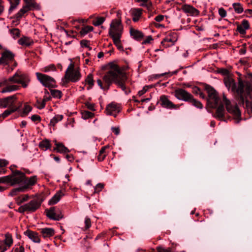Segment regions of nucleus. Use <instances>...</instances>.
Listing matches in <instances>:
<instances>
[{"label":"nucleus","instance_id":"nucleus-1","mask_svg":"<svg viewBox=\"0 0 252 252\" xmlns=\"http://www.w3.org/2000/svg\"><path fill=\"white\" fill-rule=\"evenodd\" d=\"M126 74L124 71L118 65L113 63L110 64L109 70L103 77V80L108 85V88L112 83H114L127 94L130 93V91L126 87Z\"/></svg>","mask_w":252,"mask_h":252},{"label":"nucleus","instance_id":"nucleus-2","mask_svg":"<svg viewBox=\"0 0 252 252\" xmlns=\"http://www.w3.org/2000/svg\"><path fill=\"white\" fill-rule=\"evenodd\" d=\"M224 83L228 90L237 93V99L240 105H244L245 101L252 92V85L249 82H244L240 78L238 83L235 82L231 77H226L224 79Z\"/></svg>","mask_w":252,"mask_h":252},{"label":"nucleus","instance_id":"nucleus-3","mask_svg":"<svg viewBox=\"0 0 252 252\" xmlns=\"http://www.w3.org/2000/svg\"><path fill=\"white\" fill-rule=\"evenodd\" d=\"M117 17L118 19L112 20L110 25L109 34L112 38L121 37L123 32L121 15L119 11L117 12Z\"/></svg>","mask_w":252,"mask_h":252},{"label":"nucleus","instance_id":"nucleus-4","mask_svg":"<svg viewBox=\"0 0 252 252\" xmlns=\"http://www.w3.org/2000/svg\"><path fill=\"white\" fill-rule=\"evenodd\" d=\"M81 77V73L78 69H74V65L72 63L68 66L66 71L64 78L63 79V82L65 83L69 81L73 82L78 81Z\"/></svg>","mask_w":252,"mask_h":252},{"label":"nucleus","instance_id":"nucleus-5","mask_svg":"<svg viewBox=\"0 0 252 252\" xmlns=\"http://www.w3.org/2000/svg\"><path fill=\"white\" fill-rule=\"evenodd\" d=\"M37 80L43 86L48 88L56 87V81L52 77L39 72L35 73Z\"/></svg>","mask_w":252,"mask_h":252},{"label":"nucleus","instance_id":"nucleus-6","mask_svg":"<svg viewBox=\"0 0 252 252\" xmlns=\"http://www.w3.org/2000/svg\"><path fill=\"white\" fill-rule=\"evenodd\" d=\"M222 101L225 105L227 111L232 114L236 119H239L241 116V112L237 106L233 105L224 94H223Z\"/></svg>","mask_w":252,"mask_h":252},{"label":"nucleus","instance_id":"nucleus-7","mask_svg":"<svg viewBox=\"0 0 252 252\" xmlns=\"http://www.w3.org/2000/svg\"><path fill=\"white\" fill-rule=\"evenodd\" d=\"M25 174L19 170L12 171L10 176V185H23L25 180Z\"/></svg>","mask_w":252,"mask_h":252},{"label":"nucleus","instance_id":"nucleus-8","mask_svg":"<svg viewBox=\"0 0 252 252\" xmlns=\"http://www.w3.org/2000/svg\"><path fill=\"white\" fill-rule=\"evenodd\" d=\"M17 97L16 95H12L5 98H0V107L3 108H13L17 107L16 105Z\"/></svg>","mask_w":252,"mask_h":252},{"label":"nucleus","instance_id":"nucleus-9","mask_svg":"<svg viewBox=\"0 0 252 252\" xmlns=\"http://www.w3.org/2000/svg\"><path fill=\"white\" fill-rule=\"evenodd\" d=\"M205 89L208 94V101L214 103L212 106V107H216L219 101V98L216 91L213 87L210 86H206Z\"/></svg>","mask_w":252,"mask_h":252},{"label":"nucleus","instance_id":"nucleus-10","mask_svg":"<svg viewBox=\"0 0 252 252\" xmlns=\"http://www.w3.org/2000/svg\"><path fill=\"white\" fill-rule=\"evenodd\" d=\"M15 54L9 50H6L1 53L0 58V64L3 66L14 61Z\"/></svg>","mask_w":252,"mask_h":252},{"label":"nucleus","instance_id":"nucleus-11","mask_svg":"<svg viewBox=\"0 0 252 252\" xmlns=\"http://www.w3.org/2000/svg\"><path fill=\"white\" fill-rule=\"evenodd\" d=\"M175 96L179 100L188 102L192 95L183 89H178L174 92Z\"/></svg>","mask_w":252,"mask_h":252},{"label":"nucleus","instance_id":"nucleus-12","mask_svg":"<svg viewBox=\"0 0 252 252\" xmlns=\"http://www.w3.org/2000/svg\"><path fill=\"white\" fill-rule=\"evenodd\" d=\"M177 35L175 32L169 33L161 41V44L164 48L173 45L177 41Z\"/></svg>","mask_w":252,"mask_h":252},{"label":"nucleus","instance_id":"nucleus-13","mask_svg":"<svg viewBox=\"0 0 252 252\" xmlns=\"http://www.w3.org/2000/svg\"><path fill=\"white\" fill-rule=\"evenodd\" d=\"M159 100L160 105L162 107L170 109H177L179 108L178 105L173 104L165 95H161Z\"/></svg>","mask_w":252,"mask_h":252},{"label":"nucleus","instance_id":"nucleus-14","mask_svg":"<svg viewBox=\"0 0 252 252\" xmlns=\"http://www.w3.org/2000/svg\"><path fill=\"white\" fill-rule=\"evenodd\" d=\"M26 75V74L22 73L19 71H17L12 76L10 77L7 79H5L4 82L6 85L7 84L8 82H10L11 83L19 84Z\"/></svg>","mask_w":252,"mask_h":252},{"label":"nucleus","instance_id":"nucleus-15","mask_svg":"<svg viewBox=\"0 0 252 252\" xmlns=\"http://www.w3.org/2000/svg\"><path fill=\"white\" fill-rule=\"evenodd\" d=\"M37 181V178L36 176H32L30 178H27L25 175V180L23 183V185L21 186L23 189L25 191L28 189L31 188V187L35 185Z\"/></svg>","mask_w":252,"mask_h":252},{"label":"nucleus","instance_id":"nucleus-16","mask_svg":"<svg viewBox=\"0 0 252 252\" xmlns=\"http://www.w3.org/2000/svg\"><path fill=\"white\" fill-rule=\"evenodd\" d=\"M46 213L49 218L53 220H59L63 218L62 214L59 211H56L54 208L46 210Z\"/></svg>","mask_w":252,"mask_h":252},{"label":"nucleus","instance_id":"nucleus-17","mask_svg":"<svg viewBox=\"0 0 252 252\" xmlns=\"http://www.w3.org/2000/svg\"><path fill=\"white\" fill-rule=\"evenodd\" d=\"M105 111L107 115L116 117L120 111V107L116 103H111L107 106Z\"/></svg>","mask_w":252,"mask_h":252},{"label":"nucleus","instance_id":"nucleus-18","mask_svg":"<svg viewBox=\"0 0 252 252\" xmlns=\"http://www.w3.org/2000/svg\"><path fill=\"white\" fill-rule=\"evenodd\" d=\"M182 10L190 16H196L199 14V11L193 6L188 5L184 4L182 6Z\"/></svg>","mask_w":252,"mask_h":252},{"label":"nucleus","instance_id":"nucleus-19","mask_svg":"<svg viewBox=\"0 0 252 252\" xmlns=\"http://www.w3.org/2000/svg\"><path fill=\"white\" fill-rule=\"evenodd\" d=\"M24 234L34 243H39L40 242L39 235L36 232L28 230L24 232Z\"/></svg>","mask_w":252,"mask_h":252},{"label":"nucleus","instance_id":"nucleus-20","mask_svg":"<svg viewBox=\"0 0 252 252\" xmlns=\"http://www.w3.org/2000/svg\"><path fill=\"white\" fill-rule=\"evenodd\" d=\"M27 208L28 212H33L35 211L40 206V203L36 200H31L29 203L25 204Z\"/></svg>","mask_w":252,"mask_h":252},{"label":"nucleus","instance_id":"nucleus-21","mask_svg":"<svg viewBox=\"0 0 252 252\" xmlns=\"http://www.w3.org/2000/svg\"><path fill=\"white\" fill-rule=\"evenodd\" d=\"M129 32L131 36L136 40L140 41L143 37V34L141 31L131 27L130 29Z\"/></svg>","mask_w":252,"mask_h":252},{"label":"nucleus","instance_id":"nucleus-22","mask_svg":"<svg viewBox=\"0 0 252 252\" xmlns=\"http://www.w3.org/2000/svg\"><path fill=\"white\" fill-rule=\"evenodd\" d=\"M40 231L44 238L52 237L55 234V230L52 228H42L40 229Z\"/></svg>","mask_w":252,"mask_h":252},{"label":"nucleus","instance_id":"nucleus-23","mask_svg":"<svg viewBox=\"0 0 252 252\" xmlns=\"http://www.w3.org/2000/svg\"><path fill=\"white\" fill-rule=\"evenodd\" d=\"M130 14L132 17V20L134 22H137L142 15V10L138 8H133L130 10Z\"/></svg>","mask_w":252,"mask_h":252},{"label":"nucleus","instance_id":"nucleus-24","mask_svg":"<svg viewBox=\"0 0 252 252\" xmlns=\"http://www.w3.org/2000/svg\"><path fill=\"white\" fill-rule=\"evenodd\" d=\"M225 109L223 104H220L217 108L215 117L219 120H222L224 117Z\"/></svg>","mask_w":252,"mask_h":252},{"label":"nucleus","instance_id":"nucleus-25","mask_svg":"<svg viewBox=\"0 0 252 252\" xmlns=\"http://www.w3.org/2000/svg\"><path fill=\"white\" fill-rule=\"evenodd\" d=\"M18 43L22 46H29L33 44V41L30 37L24 36L18 40Z\"/></svg>","mask_w":252,"mask_h":252},{"label":"nucleus","instance_id":"nucleus-26","mask_svg":"<svg viewBox=\"0 0 252 252\" xmlns=\"http://www.w3.org/2000/svg\"><path fill=\"white\" fill-rule=\"evenodd\" d=\"M10 82H8L7 85H4V86H6L1 91L2 93H5L7 92H12L18 90L20 88V86L16 85H9V83Z\"/></svg>","mask_w":252,"mask_h":252},{"label":"nucleus","instance_id":"nucleus-27","mask_svg":"<svg viewBox=\"0 0 252 252\" xmlns=\"http://www.w3.org/2000/svg\"><path fill=\"white\" fill-rule=\"evenodd\" d=\"M39 147L44 151L50 149L51 148V144L50 140L47 139L43 140L39 143Z\"/></svg>","mask_w":252,"mask_h":252},{"label":"nucleus","instance_id":"nucleus-28","mask_svg":"<svg viewBox=\"0 0 252 252\" xmlns=\"http://www.w3.org/2000/svg\"><path fill=\"white\" fill-rule=\"evenodd\" d=\"M10 6L8 9V13L11 14L19 5L20 0H8Z\"/></svg>","mask_w":252,"mask_h":252},{"label":"nucleus","instance_id":"nucleus-29","mask_svg":"<svg viewBox=\"0 0 252 252\" xmlns=\"http://www.w3.org/2000/svg\"><path fill=\"white\" fill-rule=\"evenodd\" d=\"M64 195L62 191H58L49 201L50 204H55L58 202L61 198Z\"/></svg>","mask_w":252,"mask_h":252},{"label":"nucleus","instance_id":"nucleus-30","mask_svg":"<svg viewBox=\"0 0 252 252\" xmlns=\"http://www.w3.org/2000/svg\"><path fill=\"white\" fill-rule=\"evenodd\" d=\"M54 150L60 153H66L69 152V150L62 143L57 144Z\"/></svg>","mask_w":252,"mask_h":252},{"label":"nucleus","instance_id":"nucleus-31","mask_svg":"<svg viewBox=\"0 0 252 252\" xmlns=\"http://www.w3.org/2000/svg\"><path fill=\"white\" fill-rule=\"evenodd\" d=\"M5 246L6 248H10L13 244V239L11 234L7 233L5 234V239L4 240Z\"/></svg>","mask_w":252,"mask_h":252},{"label":"nucleus","instance_id":"nucleus-32","mask_svg":"<svg viewBox=\"0 0 252 252\" xmlns=\"http://www.w3.org/2000/svg\"><path fill=\"white\" fill-rule=\"evenodd\" d=\"M24 1L25 2V4L23 6L28 10H31L32 8L35 7L36 3L34 0H24Z\"/></svg>","mask_w":252,"mask_h":252},{"label":"nucleus","instance_id":"nucleus-33","mask_svg":"<svg viewBox=\"0 0 252 252\" xmlns=\"http://www.w3.org/2000/svg\"><path fill=\"white\" fill-rule=\"evenodd\" d=\"M28 11H29V10L23 6L22 8H21L16 14H15L14 18L17 20L19 21Z\"/></svg>","mask_w":252,"mask_h":252},{"label":"nucleus","instance_id":"nucleus-34","mask_svg":"<svg viewBox=\"0 0 252 252\" xmlns=\"http://www.w3.org/2000/svg\"><path fill=\"white\" fill-rule=\"evenodd\" d=\"M93 30L94 28L92 26H86L82 28L80 31V34L82 37H83L89 32L93 31Z\"/></svg>","mask_w":252,"mask_h":252},{"label":"nucleus","instance_id":"nucleus-35","mask_svg":"<svg viewBox=\"0 0 252 252\" xmlns=\"http://www.w3.org/2000/svg\"><path fill=\"white\" fill-rule=\"evenodd\" d=\"M85 82L86 84L89 85L87 88L88 90H90V89L92 88L94 85V81L93 75L92 74H89L88 75L86 78L85 79Z\"/></svg>","mask_w":252,"mask_h":252},{"label":"nucleus","instance_id":"nucleus-36","mask_svg":"<svg viewBox=\"0 0 252 252\" xmlns=\"http://www.w3.org/2000/svg\"><path fill=\"white\" fill-rule=\"evenodd\" d=\"M63 116L62 115H57L54 117L50 121V124L51 126H55L59 122L62 120Z\"/></svg>","mask_w":252,"mask_h":252},{"label":"nucleus","instance_id":"nucleus-37","mask_svg":"<svg viewBox=\"0 0 252 252\" xmlns=\"http://www.w3.org/2000/svg\"><path fill=\"white\" fill-rule=\"evenodd\" d=\"M18 109V107H13V108H9V109L5 110L3 113L0 115V117H2L3 119L7 117L12 113L16 111Z\"/></svg>","mask_w":252,"mask_h":252},{"label":"nucleus","instance_id":"nucleus-38","mask_svg":"<svg viewBox=\"0 0 252 252\" xmlns=\"http://www.w3.org/2000/svg\"><path fill=\"white\" fill-rule=\"evenodd\" d=\"M189 102L191 103L192 105L194 106L197 108L199 109H202L203 108V105L202 104L197 100L194 99L192 96L191 98H190V100L189 101Z\"/></svg>","mask_w":252,"mask_h":252},{"label":"nucleus","instance_id":"nucleus-39","mask_svg":"<svg viewBox=\"0 0 252 252\" xmlns=\"http://www.w3.org/2000/svg\"><path fill=\"white\" fill-rule=\"evenodd\" d=\"M121 37L114 38H112V39H113L114 44L116 45V46L117 47V48L120 51H123L124 48L121 44Z\"/></svg>","mask_w":252,"mask_h":252},{"label":"nucleus","instance_id":"nucleus-40","mask_svg":"<svg viewBox=\"0 0 252 252\" xmlns=\"http://www.w3.org/2000/svg\"><path fill=\"white\" fill-rule=\"evenodd\" d=\"M233 7L235 11L237 13H241L243 12L244 9L242 4L240 3H234L233 4Z\"/></svg>","mask_w":252,"mask_h":252},{"label":"nucleus","instance_id":"nucleus-41","mask_svg":"<svg viewBox=\"0 0 252 252\" xmlns=\"http://www.w3.org/2000/svg\"><path fill=\"white\" fill-rule=\"evenodd\" d=\"M105 20V18L103 17H97L93 21V24L95 26H99L101 25Z\"/></svg>","mask_w":252,"mask_h":252},{"label":"nucleus","instance_id":"nucleus-42","mask_svg":"<svg viewBox=\"0 0 252 252\" xmlns=\"http://www.w3.org/2000/svg\"><path fill=\"white\" fill-rule=\"evenodd\" d=\"M10 33L14 38H17L20 35V31L18 29L14 28L10 30Z\"/></svg>","mask_w":252,"mask_h":252},{"label":"nucleus","instance_id":"nucleus-43","mask_svg":"<svg viewBox=\"0 0 252 252\" xmlns=\"http://www.w3.org/2000/svg\"><path fill=\"white\" fill-rule=\"evenodd\" d=\"M56 69L55 66L52 64L48 66H45L41 69V71L44 72H48L50 71H54Z\"/></svg>","mask_w":252,"mask_h":252},{"label":"nucleus","instance_id":"nucleus-44","mask_svg":"<svg viewBox=\"0 0 252 252\" xmlns=\"http://www.w3.org/2000/svg\"><path fill=\"white\" fill-rule=\"evenodd\" d=\"M94 116V113L88 111H84L82 112V118L86 120Z\"/></svg>","mask_w":252,"mask_h":252},{"label":"nucleus","instance_id":"nucleus-45","mask_svg":"<svg viewBox=\"0 0 252 252\" xmlns=\"http://www.w3.org/2000/svg\"><path fill=\"white\" fill-rule=\"evenodd\" d=\"M30 81V79L29 76L27 75H26L19 84H21L23 88H26L27 87Z\"/></svg>","mask_w":252,"mask_h":252},{"label":"nucleus","instance_id":"nucleus-46","mask_svg":"<svg viewBox=\"0 0 252 252\" xmlns=\"http://www.w3.org/2000/svg\"><path fill=\"white\" fill-rule=\"evenodd\" d=\"M51 94L53 97L60 98L62 97V92L58 90H51Z\"/></svg>","mask_w":252,"mask_h":252},{"label":"nucleus","instance_id":"nucleus-47","mask_svg":"<svg viewBox=\"0 0 252 252\" xmlns=\"http://www.w3.org/2000/svg\"><path fill=\"white\" fill-rule=\"evenodd\" d=\"M45 103L41 99H37L35 106L38 109H42L45 107Z\"/></svg>","mask_w":252,"mask_h":252},{"label":"nucleus","instance_id":"nucleus-48","mask_svg":"<svg viewBox=\"0 0 252 252\" xmlns=\"http://www.w3.org/2000/svg\"><path fill=\"white\" fill-rule=\"evenodd\" d=\"M104 184L102 183L97 184L94 188V193H99L104 188Z\"/></svg>","mask_w":252,"mask_h":252},{"label":"nucleus","instance_id":"nucleus-49","mask_svg":"<svg viewBox=\"0 0 252 252\" xmlns=\"http://www.w3.org/2000/svg\"><path fill=\"white\" fill-rule=\"evenodd\" d=\"M51 97L49 92H48V91L47 90H45V92H44V95L42 100L45 103H46V102L49 101L51 99Z\"/></svg>","mask_w":252,"mask_h":252},{"label":"nucleus","instance_id":"nucleus-50","mask_svg":"<svg viewBox=\"0 0 252 252\" xmlns=\"http://www.w3.org/2000/svg\"><path fill=\"white\" fill-rule=\"evenodd\" d=\"M0 183H9L10 184V175L0 178Z\"/></svg>","mask_w":252,"mask_h":252},{"label":"nucleus","instance_id":"nucleus-51","mask_svg":"<svg viewBox=\"0 0 252 252\" xmlns=\"http://www.w3.org/2000/svg\"><path fill=\"white\" fill-rule=\"evenodd\" d=\"M85 230H87V229H89L92 225L91 219L89 218H88V217H86L85 219Z\"/></svg>","mask_w":252,"mask_h":252},{"label":"nucleus","instance_id":"nucleus-52","mask_svg":"<svg viewBox=\"0 0 252 252\" xmlns=\"http://www.w3.org/2000/svg\"><path fill=\"white\" fill-rule=\"evenodd\" d=\"M17 192H25L23 188H22V186L19 187L18 188H16L12 189L10 194L11 195H15Z\"/></svg>","mask_w":252,"mask_h":252},{"label":"nucleus","instance_id":"nucleus-53","mask_svg":"<svg viewBox=\"0 0 252 252\" xmlns=\"http://www.w3.org/2000/svg\"><path fill=\"white\" fill-rule=\"evenodd\" d=\"M31 110L32 107L28 105H26L24 106L23 113L25 115H27Z\"/></svg>","mask_w":252,"mask_h":252},{"label":"nucleus","instance_id":"nucleus-54","mask_svg":"<svg viewBox=\"0 0 252 252\" xmlns=\"http://www.w3.org/2000/svg\"><path fill=\"white\" fill-rule=\"evenodd\" d=\"M219 14L221 18L226 16V11L223 8H220L219 9Z\"/></svg>","mask_w":252,"mask_h":252},{"label":"nucleus","instance_id":"nucleus-55","mask_svg":"<svg viewBox=\"0 0 252 252\" xmlns=\"http://www.w3.org/2000/svg\"><path fill=\"white\" fill-rule=\"evenodd\" d=\"M31 119L32 121L35 122H40L41 121L40 117L38 115H33L31 117Z\"/></svg>","mask_w":252,"mask_h":252},{"label":"nucleus","instance_id":"nucleus-56","mask_svg":"<svg viewBox=\"0 0 252 252\" xmlns=\"http://www.w3.org/2000/svg\"><path fill=\"white\" fill-rule=\"evenodd\" d=\"M240 25L243 26L246 30H248L250 28L249 22L246 20H243L242 24Z\"/></svg>","mask_w":252,"mask_h":252},{"label":"nucleus","instance_id":"nucleus-57","mask_svg":"<svg viewBox=\"0 0 252 252\" xmlns=\"http://www.w3.org/2000/svg\"><path fill=\"white\" fill-rule=\"evenodd\" d=\"M237 31L241 34H245L246 33V29L240 25H238L237 28Z\"/></svg>","mask_w":252,"mask_h":252},{"label":"nucleus","instance_id":"nucleus-58","mask_svg":"<svg viewBox=\"0 0 252 252\" xmlns=\"http://www.w3.org/2000/svg\"><path fill=\"white\" fill-rule=\"evenodd\" d=\"M8 163V162L4 159H0V167H3L6 166Z\"/></svg>","mask_w":252,"mask_h":252},{"label":"nucleus","instance_id":"nucleus-59","mask_svg":"<svg viewBox=\"0 0 252 252\" xmlns=\"http://www.w3.org/2000/svg\"><path fill=\"white\" fill-rule=\"evenodd\" d=\"M18 211L20 213H24L25 212H26L27 211V208L26 207V206L25 204L20 206L19 209H18Z\"/></svg>","mask_w":252,"mask_h":252},{"label":"nucleus","instance_id":"nucleus-60","mask_svg":"<svg viewBox=\"0 0 252 252\" xmlns=\"http://www.w3.org/2000/svg\"><path fill=\"white\" fill-rule=\"evenodd\" d=\"M80 43L82 46L85 47H88L90 44L89 41L87 40H81Z\"/></svg>","mask_w":252,"mask_h":252},{"label":"nucleus","instance_id":"nucleus-61","mask_svg":"<svg viewBox=\"0 0 252 252\" xmlns=\"http://www.w3.org/2000/svg\"><path fill=\"white\" fill-rule=\"evenodd\" d=\"M106 155H107V154H102L99 153V155L97 157L98 160L99 161H103L105 159Z\"/></svg>","mask_w":252,"mask_h":252},{"label":"nucleus","instance_id":"nucleus-62","mask_svg":"<svg viewBox=\"0 0 252 252\" xmlns=\"http://www.w3.org/2000/svg\"><path fill=\"white\" fill-rule=\"evenodd\" d=\"M147 90H148V89H147V87H143L142 90H141L138 92V94L139 96H141L143 94H144L145 93H146V92L147 91Z\"/></svg>","mask_w":252,"mask_h":252},{"label":"nucleus","instance_id":"nucleus-63","mask_svg":"<svg viewBox=\"0 0 252 252\" xmlns=\"http://www.w3.org/2000/svg\"><path fill=\"white\" fill-rule=\"evenodd\" d=\"M7 250V248L2 244V242L1 241H0V252H4Z\"/></svg>","mask_w":252,"mask_h":252},{"label":"nucleus","instance_id":"nucleus-64","mask_svg":"<svg viewBox=\"0 0 252 252\" xmlns=\"http://www.w3.org/2000/svg\"><path fill=\"white\" fill-rule=\"evenodd\" d=\"M163 19L164 16L162 15H158L155 17V20H156V21L159 22L162 21L163 20Z\"/></svg>","mask_w":252,"mask_h":252}]
</instances>
